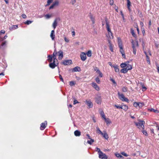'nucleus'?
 <instances>
[{
    "label": "nucleus",
    "mask_w": 159,
    "mask_h": 159,
    "mask_svg": "<svg viewBox=\"0 0 159 159\" xmlns=\"http://www.w3.org/2000/svg\"><path fill=\"white\" fill-rule=\"evenodd\" d=\"M106 25L107 29L108 32V34H106V36L108 38V40L109 39L110 40V39H113V36L111 30L110 28L109 25L107 21H106Z\"/></svg>",
    "instance_id": "1"
},
{
    "label": "nucleus",
    "mask_w": 159,
    "mask_h": 159,
    "mask_svg": "<svg viewBox=\"0 0 159 159\" xmlns=\"http://www.w3.org/2000/svg\"><path fill=\"white\" fill-rule=\"evenodd\" d=\"M145 123V122L144 121L141 120H139V122L138 123L134 122V124L138 128L140 129V127H141L143 129H144V124Z\"/></svg>",
    "instance_id": "2"
},
{
    "label": "nucleus",
    "mask_w": 159,
    "mask_h": 159,
    "mask_svg": "<svg viewBox=\"0 0 159 159\" xmlns=\"http://www.w3.org/2000/svg\"><path fill=\"white\" fill-rule=\"evenodd\" d=\"M118 95L119 99L122 101L126 102H129V99L125 97L123 94H120L119 92H118Z\"/></svg>",
    "instance_id": "3"
},
{
    "label": "nucleus",
    "mask_w": 159,
    "mask_h": 159,
    "mask_svg": "<svg viewBox=\"0 0 159 159\" xmlns=\"http://www.w3.org/2000/svg\"><path fill=\"white\" fill-rule=\"evenodd\" d=\"M132 48L133 49V53L134 54H136V48L138 47V44L137 41L132 42Z\"/></svg>",
    "instance_id": "4"
},
{
    "label": "nucleus",
    "mask_w": 159,
    "mask_h": 159,
    "mask_svg": "<svg viewBox=\"0 0 159 159\" xmlns=\"http://www.w3.org/2000/svg\"><path fill=\"white\" fill-rule=\"evenodd\" d=\"M56 60H53V61L52 62H50L49 64V67L52 69L54 68L58 64V63H55Z\"/></svg>",
    "instance_id": "5"
},
{
    "label": "nucleus",
    "mask_w": 159,
    "mask_h": 159,
    "mask_svg": "<svg viewBox=\"0 0 159 159\" xmlns=\"http://www.w3.org/2000/svg\"><path fill=\"white\" fill-rule=\"evenodd\" d=\"M99 158L102 159H107V157L106 154L103 153L102 152H100L98 154Z\"/></svg>",
    "instance_id": "6"
},
{
    "label": "nucleus",
    "mask_w": 159,
    "mask_h": 159,
    "mask_svg": "<svg viewBox=\"0 0 159 159\" xmlns=\"http://www.w3.org/2000/svg\"><path fill=\"white\" fill-rule=\"evenodd\" d=\"M143 105V103L141 102H135L134 103V106L136 108L139 107V108H141Z\"/></svg>",
    "instance_id": "7"
},
{
    "label": "nucleus",
    "mask_w": 159,
    "mask_h": 159,
    "mask_svg": "<svg viewBox=\"0 0 159 159\" xmlns=\"http://www.w3.org/2000/svg\"><path fill=\"white\" fill-rule=\"evenodd\" d=\"M91 85L96 90L99 91L100 90L99 87L97 84L94 82H93L91 84Z\"/></svg>",
    "instance_id": "8"
},
{
    "label": "nucleus",
    "mask_w": 159,
    "mask_h": 159,
    "mask_svg": "<svg viewBox=\"0 0 159 159\" xmlns=\"http://www.w3.org/2000/svg\"><path fill=\"white\" fill-rule=\"evenodd\" d=\"M81 60L84 61L86 59V54L84 52H82L80 55Z\"/></svg>",
    "instance_id": "9"
},
{
    "label": "nucleus",
    "mask_w": 159,
    "mask_h": 159,
    "mask_svg": "<svg viewBox=\"0 0 159 159\" xmlns=\"http://www.w3.org/2000/svg\"><path fill=\"white\" fill-rule=\"evenodd\" d=\"M47 125V121H45L44 123H42L41 124L40 129L43 130L46 127Z\"/></svg>",
    "instance_id": "10"
},
{
    "label": "nucleus",
    "mask_w": 159,
    "mask_h": 159,
    "mask_svg": "<svg viewBox=\"0 0 159 159\" xmlns=\"http://www.w3.org/2000/svg\"><path fill=\"white\" fill-rule=\"evenodd\" d=\"M72 63L71 60H65L62 62L63 64L65 65H69Z\"/></svg>",
    "instance_id": "11"
},
{
    "label": "nucleus",
    "mask_w": 159,
    "mask_h": 159,
    "mask_svg": "<svg viewBox=\"0 0 159 159\" xmlns=\"http://www.w3.org/2000/svg\"><path fill=\"white\" fill-rule=\"evenodd\" d=\"M50 36V37L51 38L52 40H55V31L54 30H52L51 31Z\"/></svg>",
    "instance_id": "12"
},
{
    "label": "nucleus",
    "mask_w": 159,
    "mask_h": 159,
    "mask_svg": "<svg viewBox=\"0 0 159 159\" xmlns=\"http://www.w3.org/2000/svg\"><path fill=\"white\" fill-rule=\"evenodd\" d=\"M96 102L98 104H101L102 99L100 97L98 96L96 98Z\"/></svg>",
    "instance_id": "13"
},
{
    "label": "nucleus",
    "mask_w": 159,
    "mask_h": 159,
    "mask_svg": "<svg viewBox=\"0 0 159 159\" xmlns=\"http://www.w3.org/2000/svg\"><path fill=\"white\" fill-rule=\"evenodd\" d=\"M89 17L91 20L93 24H94L95 22V19L94 16H93V15L91 13H90L89 15Z\"/></svg>",
    "instance_id": "14"
},
{
    "label": "nucleus",
    "mask_w": 159,
    "mask_h": 159,
    "mask_svg": "<svg viewBox=\"0 0 159 159\" xmlns=\"http://www.w3.org/2000/svg\"><path fill=\"white\" fill-rule=\"evenodd\" d=\"M59 4V2L57 1L55 2L52 4L50 7L49 9H52L54 7L57 6Z\"/></svg>",
    "instance_id": "15"
},
{
    "label": "nucleus",
    "mask_w": 159,
    "mask_h": 159,
    "mask_svg": "<svg viewBox=\"0 0 159 159\" xmlns=\"http://www.w3.org/2000/svg\"><path fill=\"white\" fill-rule=\"evenodd\" d=\"M57 20L58 19L57 18L56 19L54 20L52 24V26L54 29H55L56 28L57 25L58 23Z\"/></svg>",
    "instance_id": "16"
},
{
    "label": "nucleus",
    "mask_w": 159,
    "mask_h": 159,
    "mask_svg": "<svg viewBox=\"0 0 159 159\" xmlns=\"http://www.w3.org/2000/svg\"><path fill=\"white\" fill-rule=\"evenodd\" d=\"M101 135H102L103 137L106 139H107L109 138L107 134L105 131H103V132Z\"/></svg>",
    "instance_id": "17"
},
{
    "label": "nucleus",
    "mask_w": 159,
    "mask_h": 159,
    "mask_svg": "<svg viewBox=\"0 0 159 159\" xmlns=\"http://www.w3.org/2000/svg\"><path fill=\"white\" fill-rule=\"evenodd\" d=\"M86 104L88 105L89 108H91L93 107V104L92 102L89 101H86Z\"/></svg>",
    "instance_id": "18"
},
{
    "label": "nucleus",
    "mask_w": 159,
    "mask_h": 159,
    "mask_svg": "<svg viewBox=\"0 0 159 159\" xmlns=\"http://www.w3.org/2000/svg\"><path fill=\"white\" fill-rule=\"evenodd\" d=\"M57 53H58L59 59V60H61L63 57V52L61 51H60Z\"/></svg>",
    "instance_id": "19"
},
{
    "label": "nucleus",
    "mask_w": 159,
    "mask_h": 159,
    "mask_svg": "<svg viewBox=\"0 0 159 159\" xmlns=\"http://www.w3.org/2000/svg\"><path fill=\"white\" fill-rule=\"evenodd\" d=\"M57 53V52H56V50L55 49L52 55L54 60H57V59H56V55Z\"/></svg>",
    "instance_id": "20"
},
{
    "label": "nucleus",
    "mask_w": 159,
    "mask_h": 159,
    "mask_svg": "<svg viewBox=\"0 0 159 159\" xmlns=\"http://www.w3.org/2000/svg\"><path fill=\"white\" fill-rule=\"evenodd\" d=\"M104 120L107 125H109L111 123L110 120L108 118H106Z\"/></svg>",
    "instance_id": "21"
},
{
    "label": "nucleus",
    "mask_w": 159,
    "mask_h": 159,
    "mask_svg": "<svg viewBox=\"0 0 159 159\" xmlns=\"http://www.w3.org/2000/svg\"><path fill=\"white\" fill-rule=\"evenodd\" d=\"M127 2V8L129 11H131V9L130 8V7L131 6V2L129 1V0H126Z\"/></svg>",
    "instance_id": "22"
},
{
    "label": "nucleus",
    "mask_w": 159,
    "mask_h": 159,
    "mask_svg": "<svg viewBox=\"0 0 159 159\" xmlns=\"http://www.w3.org/2000/svg\"><path fill=\"white\" fill-rule=\"evenodd\" d=\"M108 42L109 43V48L110 50L111 51H113V46H112V45L111 43V41L110 40L108 39Z\"/></svg>",
    "instance_id": "23"
},
{
    "label": "nucleus",
    "mask_w": 159,
    "mask_h": 159,
    "mask_svg": "<svg viewBox=\"0 0 159 159\" xmlns=\"http://www.w3.org/2000/svg\"><path fill=\"white\" fill-rule=\"evenodd\" d=\"M74 134L76 136H79L81 135V133L78 130H76L74 132Z\"/></svg>",
    "instance_id": "24"
},
{
    "label": "nucleus",
    "mask_w": 159,
    "mask_h": 159,
    "mask_svg": "<svg viewBox=\"0 0 159 159\" xmlns=\"http://www.w3.org/2000/svg\"><path fill=\"white\" fill-rule=\"evenodd\" d=\"M80 70V68L78 66L75 67L73 69V71L74 72L79 71Z\"/></svg>",
    "instance_id": "25"
},
{
    "label": "nucleus",
    "mask_w": 159,
    "mask_h": 159,
    "mask_svg": "<svg viewBox=\"0 0 159 159\" xmlns=\"http://www.w3.org/2000/svg\"><path fill=\"white\" fill-rule=\"evenodd\" d=\"M113 67L114 68L115 71L116 72H118L119 71V69L118 68V66L117 65H114Z\"/></svg>",
    "instance_id": "26"
},
{
    "label": "nucleus",
    "mask_w": 159,
    "mask_h": 159,
    "mask_svg": "<svg viewBox=\"0 0 159 159\" xmlns=\"http://www.w3.org/2000/svg\"><path fill=\"white\" fill-rule=\"evenodd\" d=\"M48 62H52V59H53V57L52 55H49L48 56Z\"/></svg>",
    "instance_id": "27"
},
{
    "label": "nucleus",
    "mask_w": 159,
    "mask_h": 159,
    "mask_svg": "<svg viewBox=\"0 0 159 159\" xmlns=\"http://www.w3.org/2000/svg\"><path fill=\"white\" fill-rule=\"evenodd\" d=\"M148 110L150 112H153L155 113H158L159 112V111L157 110H155L153 108H151L149 109Z\"/></svg>",
    "instance_id": "28"
},
{
    "label": "nucleus",
    "mask_w": 159,
    "mask_h": 159,
    "mask_svg": "<svg viewBox=\"0 0 159 159\" xmlns=\"http://www.w3.org/2000/svg\"><path fill=\"white\" fill-rule=\"evenodd\" d=\"M125 68L128 70H129L132 69V66L130 65L127 64Z\"/></svg>",
    "instance_id": "29"
},
{
    "label": "nucleus",
    "mask_w": 159,
    "mask_h": 159,
    "mask_svg": "<svg viewBox=\"0 0 159 159\" xmlns=\"http://www.w3.org/2000/svg\"><path fill=\"white\" fill-rule=\"evenodd\" d=\"M86 54L87 55L88 57H91L92 56L91 51L90 50H89Z\"/></svg>",
    "instance_id": "30"
},
{
    "label": "nucleus",
    "mask_w": 159,
    "mask_h": 159,
    "mask_svg": "<svg viewBox=\"0 0 159 159\" xmlns=\"http://www.w3.org/2000/svg\"><path fill=\"white\" fill-rule=\"evenodd\" d=\"M119 48L120 49V51L121 54L125 53L123 49V46H121L120 45V47Z\"/></svg>",
    "instance_id": "31"
},
{
    "label": "nucleus",
    "mask_w": 159,
    "mask_h": 159,
    "mask_svg": "<svg viewBox=\"0 0 159 159\" xmlns=\"http://www.w3.org/2000/svg\"><path fill=\"white\" fill-rule=\"evenodd\" d=\"M128 71L126 68H124L121 69L120 71L122 73H125L127 72Z\"/></svg>",
    "instance_id": "32"
},
{
    "label": "nucleus",
    "mask_w": 159,
    "mask_h": 159,
    "mask_svg": "<svg viewBox=\"0 0 159 159\" xmlns=\"http://www.w3.org/2000/svg\"><path fill=\"white\" fill-rule=\"evenodd\" d=\"M121 109L125 111H126L128 109V107L127 106L124 105L121 106Z\"/></svg>",
    "instance_id": "33"
},
{
    "label": "nucleus",
    "mask_w": 159,
    "mask_h": 159,
    "mask_svg": "<svg viewBox=\"0 0 159 159\" xmlns=\"http://www.w3.org/2000/svg\"><path fill=\"white\" fill-rule=\"evenodd\" d=\"M96 131L97 133L99 134H102V133H103L101 131L99 128L98 127H96Z\"/></svg>",
    "instance_id": "34"
},
{
    "label": "nucleus",
    "mask_w": 159,
    "mask_h": 159,
    "mask_svg": "<svg viewBox=\"0 0 159 159\" xmlns=\"http://www.w3.org/2000/svg\"><path fill=\"white\" fill-rule=\"evenodd\" d=\"M45 16L46 19H48L51 17L52 16V15L51 14H46L45 15Z\"/></svg>",
    "instance_id": "35"
},
{
    "label": "nucleus",
    "mask_w": 159,
    "mask_h": 159,
    "mask_svg": "<svg viewBox=\"0 0 159 159\" xmlns=\"http://www.w3.org/2000/svg\"><path fill=\"white\" fill-rule=\"evenodd\" d=\"M115 156L118 158H123V157L119 153H116Z\"/></svg>",
    "instance_id": "36"
},
{
    "label": "nucleus",
    "mask_w": 159,
    "mask_h": 159,
    "mask_svg": "<svg viewBox=\"0 0 159 159\" xmlns=\"http://www.w3.org/2000/svg\"><path fill=\"white\" fill-rule=\"evenodd\" d=\"M95 80L97 82V83L98 84H100V83H101V82H100V80L99 78V77H97L95 79Z\"/></svg>",
    "instance_id": "37"
},
{
    "label": "nucleus",
    "mask_w": 159,
    "mask_h": 159,
    "mask_svg": "<svg viewBox=\"0 0 159 159\" xmlns=\"http://www.w3.org/2000/svg\"><path fill=\"white\" fill-rule=\"evenodd\" d=\"M131 32L133 36L135 37L136 35L134 32V30L132 29H131Z\"/></svg>",
    "instance_id": "38"
},
{
    "label": "nucleus",
    "mask_w": 159,
    "mask_h": 159,
    "mask_svg": "<svg viewBox=\"0 0 159 159\" xmlns=\"http://www.w3.org/2000/svg\"><path fill=\"white\" fill-rule=\"evenodd\" d=\"M33 22L32 21H30L28 20L26 21L25 22H24L25 24H26V25H29L30 24H31Z\"/></svg>",
    "instance_id": "39"
},
{
    "label": "nucleus",
    "mask_w": 159,
    "mask_h": 159,
    "mask_svg": "<svg viewBox=\"0 0 159 159\" xmlns=\"http://www.w3.org/2000/svg\"><path fill=\"white\" fill-rule=\"evenodd\" d=\"M90 139V140H88L87 141V143H88L91 145L94 142V140L92 139Z\"/></svg>",
    "instance_id": "40"
},
{
    "label": "nucleus",
    "mask_w": 159,
    "mask_h": 159,
    "mask_svg": "<svg viewBox=\"0 0 159 159\" xmlns=\"http://www.w3.org/2000/svg\"><path fill=\"white\" fill-rule=\"evenodd\" d=\"M127 64L125 63H122L120 64V66L121 68H125L127 66Z\"/></svg>",
    "instance_id": "41"
},
{
    "label": "nucleus",
    "mask_w": 159,
    "mask_h": 159,
    "mask_svg": "<svg viewBox=\"0 0 159 159\" xmlns=\"http://www.w3.org/2000/svg\"><path fill=\"white\" fill-rule=\"evenodd\" d=\"M118 46H119V47H120V45L121 46H122V42H121V40H120V39L119 38H118Z\"/></svg>",
    "instance_id": "42"
},
{
    "label": "nucleus",
    "mask_w": 159,
    "mask_h": 159,
    "mask_svg": "<svg viewBox=\"0 0 159 159\" xmlns=\"http://www.w3.org/2000/svg\"><path fill=\"white\" fill-rule=\"evenodd\" d=\"M97 73H98V74L99 75V76L100 77H102V76H103V74H102V72H101V71L100 70L98 71V72H97Z\"/></svg>",
    "instance_id": "43"
},
{
    "label": "nucleus",
    "mask_w": 159,
    "mask_h": 159,
    "mask_svg": "<svg viewBox=\"0 0 159 159\" xmlns=\"http://www.w3.org/2000/svg\"><path fill=\"white\" fill-rule=\"evenodd\" d=\"M75 84V82L73 81H70V86H72Z\"/></svg>",
    "instance_id": "44"
},
{
    "label": "nucleus",
    "mask_w": 159,
    "mask_h": 159,
    "mask_svg": "<svg viewBox=\"0 0 159 159\" xmlns=\"http://www.w3.org/2000/svg\"><path fill=\"white\" fill-rule=\"evenodd\" d=\"M122 91L123 92H125L127 91V89L126 87H124L122 89Z\"/></svg>",
    "instance_id": "45"
},
{
    "label": "nucleus",
    "mask_w": 159,
    "mask_h": 159,
    "mask_svg": "<svg viewBox=\"0 0 159 159\" xmlns=\"http://www.w3.org/2000/svg\"><path fill=\"white\" fill-rule=\"evenodd\" d=\"M52 1H53V0H48V1H47V4L46 5V6H48V5H49L50 3H51L52 2Z\"/></svg>",
    "instance_id": "46"
},
{
    "label": "nucleus",
    "mask_w": 159,
    "mask_h": 159,
    "mask_svg": "<svg viewBox=\"0 0 159 159\" xmlns=\"http://www.w3.org/2000/svg\"><path fill=\"white\" fill-rule=\"evenodd\" d=\"M146 59H147V61L148 62L149 64H150V61L149 59V57H148V55H146Z\"/></svg>",
    "instance_id": "47"
},
{
    "label": "nucleus",
    "mask_w": 159,
    "mask_h": 159,
    "mask_svg": "<svg viewBox=\"0 0 159 159\" xmlns=\"http://www.w3.org/2000/svg\"><path fill=\"white\" fill-rule=\"evenodd\" d=\"M121 154L123 155V156H125L126 157H127L128 156V155H127L126 153H125L124 152H122L121 153Z\"/></svg>",
    "instance_id": "48"
},
{
    "label": "nucleus",
    "mask_w": 159,
    "mask_h": 159,
    "mask_svg": "<svg viewBox=\"0 0 159 159\" xmlns=\"http://www.w3.org/2000/svg\"><path fill=\"white\" fill-rule=\"evenodd\" d=\"M101 114L102 117L104 119L106 118L103 112H102Z\"/></svg>",
    "instance_id": "49"
},
{
    "label": "nucleus",
    "mask_w": 159,
    "mask_h": 159,
    "mask_svg": "<svg viewBox=\"0 0 159 159\" xmlns=\"http://www.w3.org/2000/svg\"><path fill=\"white\" fill-rule=\"evenodd\" d=\"M59 78H60L61 81L62 82H63L64 83V80L63 79L61 75H60V74H59Z\"/></svg>",
    "instance_id": "50"
},
{
    "label": "nucleus",
    "mask_w": 159,
    "mask_h": 159,
    "mask_svg": "<svg viewBox=\"0 0 159 159\" xmlns=\"http://www.w3.org/2000/svg\"><path fill=\"white\" fill-rule=\"evenodd\" d=\"M94 70L95 71H96V72H97L99 70L98 68L97 67H94Z\"/></svg>",
    "instance_id": "51"
},
{
    "label": "nucleus",
    "mask_w": 159,
    "mask_h": 159,
    "mask_svg": "<svg viewBox=\"0 0 159 159\" xmlns=\"http://www.w3.org/2000/svg\"><path fill=\"white\" fill-rule=\"evenodd\" d=\"M142 133H143V134H144V135L146 136L148 135V134L147 131H145L144 130H143L142 131Z\"/></svg>",
    "instance_id": "52"
},
{
    "label": "nucleus",
    "mask_w": 159,
    "mask_h": 159,
    "mask_svg": "<svg viewBox=\"0 0 159 159\" xmlns=\"http://www.w3.org/2000/svg\"><path fill=\"white\" fill-rule=\"evenodd\" d=\"M111 80L112 81V82L114 84H115V86H116V83L115 82V80L112 79H111Z\"/></svg>",
    "instance_id": "53"
},
{
    "label": "nucleus",
    "mask_w": 159,
    "mask_h": 159,
    "mask_svg": "<svg viewBox=\"0 0 159 159\" xmlns=\"http://www.w3.org/2000/svg\"><path fill=\"white\" fill-rule=\"evenodd\" d=\"M96 151H98V154H99V153H100V152H102L101 150H100V149L98 148H96Z\"/></svg>",
    "instance_id": "54"
},
{
    "label": "nucleus",
    "mask_w": 159,
    "mask_h": 159,
    "mask_svg": "<svg viewBox=\"0 0 159 159\" xmlns=\"http://www.w3.org/2000/svg\"><path fill=\"white\" fill-rule=\"evenodd\" d=\"M6 43H7V41H4V42L2 43L1 44V46H3L4 45H6Z\"/></svg>",
    "instance_id": "55"
},
{
    "label": "nucleus",
    "mask_w": 159,
    "mask_h": 159,
    "mask_svg": "<svg viewBox=\"0 0 159 159\" xmlns=\"http://www.w3.org/2000/svg\"><path fill=\"white\" fill-rule=\"evenodd\" d=\"M22 16L24 19H25L27 17L26 16L25 14H22Z\"/></svg>",
    "instance_id": "56"
},
{
    "label": "nucleus",
    "mask_w": 159,
    "mask_h": 159,
    "mask_svg": "<svg viewBox=\"0 0 159 159\" xmlns=\"http://www.w3.org/2000/svg\"><path fill=\"white\" fill-rule=\"evenodd\" d=\"M75 0H71V3L73 5L75 3Z\"/></svg>",
    "instance_id": "57"
},
{
    "label": "nucleus",
    "mask_w": 159,
    "mask_h": 159,
    "mask_svg": "<svg viewBox=\"0 0 159 159\" xmlns=\"http://www.w3.org/2000/svg\"><path fill=\"white\" fill-rule=\"evenodd\" d=\"M64 40L65 42L67 43L69 41V40L66 37L64 38Z\"/></svg>",
    "instance_id": "58"
},
{
    "label": "nucleus",
    "mask_w": 159,
    "mask_h": 159,
    "mask_svg": "<svg viewBox=\"0 0 159 159\" xmlns=\"http://www.w3.org/2000/svg\"><path fill=\"white\" fill-rule=\"evenodd\" d=\"M79 102L76 100H75L74 101V104L75 105L76 104V103H79Z\"/></svg>",
    "instance_id": "59"
},
{
    "label": "nucleus",
    "mask_w": 159,
    "mask_h": 159,
    "mask_svg": "<svg viewBox=\"0 0 159 159\" xmlns=\"http://www.w3.org/2000/svg\"><path fill=\"white\" fill-rule=\"evenodd\" d=\"M113 0H110V4L111 5H113Z\"/></svg>",
    "instance_id": "60"
},
{
    "label": "nucleus",
    "mask_w": 159,
    "mask_h": 159,
    "mask_svg": "<svg viewBox=\"0 0 159 159\" xmlns=\"http://www.w3.org/2000/svg\"><path fill=\"white\" fill-rule=\"evenodd\" d=\"M115 106L118 109H121V106H119L116 105H115Z\"/></svg>",
    "instance_id": "61"
},
{
    "label": "nucleus",
    "mask_w": 159,
    "mask_h": 159,
    "mask_svg": "<svg viewBox=\"0 0 159 159\" xmlns=\"http://www.w3.org/2000/svg\"><path fill=\"white\" fill-rule=\"evenodd\" d=\"M13 28L16 29L18 28V26L17 25H13L12 27Z\"/></svg>",
    "instance_id": "62"
},
{
    "label": "nucleus",
    "mask_w": 159,
    "mask_h": 159,
    "mask_svg": "<svg viewBox=\"0 0 159 159\" xmlns=\"http://www.w3.org/2000/svg\"><path fill=\"white\" fill-rule=\"evenodd\" d=\"M156 66L158 72L159 73V66L157 64L156 65Z\"/></svg>",
    "instance_id": "63"
},
{
    "label": "nucleus",
    "mask_w": 159,
    "mask_h": 159,
    "mask_svg": "<svg viewBox=\"0 0 159 159\" xmlns=\"http://www.w3.org/2000/svg\"><path fill=\"white\" fill-rule=\"evenodd\" d=\"M7 35H5L3 38H2V40H3L6 39L7 38Z\"/></svg>",
    "instance_id": "64"
}]
</instances>
